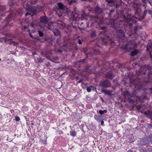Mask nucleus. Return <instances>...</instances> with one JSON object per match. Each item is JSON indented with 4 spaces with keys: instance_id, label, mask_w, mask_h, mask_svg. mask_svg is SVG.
Returning <instances> with one entry per match:
<instances>
[{
    "instance_id": "1",
    "label": "nucleus",
    "mask_w": 152,
    "mask_h": 152,
    "mask_svg": "<svg viewBox=\"0 0 152 152\" xmlns=\"http://www.w3.org/2000/svg\"><path fill=\"white\" fill-rule=\"evenodd\" d=\"M137 18L134 16L131 15L130 14H128L126 17L124 15L122 16V20L119 18L116 20L119 21V23L117 24L114 19H110L108 20V22L106 24L110 26L111 27L113 28L116 31L117 37L121 40L123 42H126V46L124 48H136L138 46L140 41L138 39L140 35L137 33L138 26H134V33L130 34L129 35L128 39L125 37L124 31L123 30V28L125 29H132L133 24L136 23Z\"/></svg>"
},
{
    "instance_id": "2",
    "label": "nucleus",
    "mask_w": 152,
    "mask_h": 152,
    "mask_svg": "<svg viewBox=\"0 0 152 152\" xmlns=\"http://www.w3.org/2000/svg\"><path fill=\"white\" fill-rule=\"evenodd\" d=\"M146 68L147 69L145 72L142 71V68L136 72V73L137 75L138 80L141 79V77H139L140 75H142V77H144V76L147 74L146 76L144 78V81L148 83L151 82L152 80V65H148Z\"/></svg>"
},
{
    "instance_id": "3",
    "label": "nucleus",
    "mask_w": 152,
    "mask_h": 152,
    "mask_svg": "<svg viewBox=\"0 0 152 152\" xmlns=\"http://www.w3.org/2000/svg\"><path fill=\"white\" fill-rule=\"evenodd\" d=\"M63 51V50H62L60 49H57L56 48L54 50V51L52 50H48L46 52V53H45L43 51H42L41 53V55L42 56L45 55V57L48 59L49 60L50 58L52 57V56H53V53L54 52H55L57 54L60 53Z\"/></svg>"
},
{
    "instance_id": "4",
    "label": "nucleus",
    "mask_w": 152,
    "mask_h": 152,
    "mask_svg": "<svg viewBox=\"0 0 152 152\" xmlns=\"http://www.w3.org/2000/svg\"><path fill=\"white\" fill-rule=\"evenodd\" d=\"M141 4H134L133 7V10L135 11L134 12L135 15L137 16H140L141 12V10L140 8V5Z\"/></svg>"
},
{
    "instance_id": "5",
    "label": "nucleus",
    "mask_w": 152,
    "mask_h": 152,
    "mask_svg": "<svg viewBox=\"0 0 152 152\" xmlns=\"http://www.w3.org/2000/svg\"><path fill=\"white\" fill-rule=\"evenodd\" d=\"M27 10L29 11L27 12L25 15L26 16L29 15L31 17H32L34 14L37 13V11L34 7H30L27 8Z\"/></svg>"
},
{
    "instance_id": "6",
    "label": "nucleus",
    "mask_w": 152,
    "mask_h": 152,
    "mask_svg": "<svg viewBox=\"0 0 152 152\" xmlns=\"http://www.w3.org/2000/svg\"><path fill=\"white\" fill-rule=\"evenodd\" d=\"M99 86L103 88H107L110 87L111 83L109 80H104L100 81Z\"/></svg>"
},
{
    "instance_id": "7",
    "label": "nucleus",
    "mask_w": 152,
    "mask_h": 152,
    "mask_svg": "<svg viewBox=\"0 0 152 152\" xmlns=\"http://www.w3.org/2000/svg\"><path fill=\"white\" fill-rule=\"evenodd\" d=\"M91 21H94L91 23V26H94L95 25H98L100 23H102V20L101 19L100 20H99L97 16L95 17H94L91 20Z\"/></svg>"
},
{
    "instance_id": "8",
    "label": "nucleus",
    "mask_w": 152,
    "mask_h": 152,
    "mask_svg": "<svg viewBox=\"0 0 152 152\" xmlns=\"http://www.w3.org/2000/svg\"><path fill=\"white\" fill-rule=\"evenodd\" d=\"M5 41L7 43H8L10 45H12L13 46L17 47L19 45V43L18 42H15L14 41H12V39H7V38H4Z\"/></svg>"
},
{
    "instance_id": "9",
    "label": "nucleus",
    "mask_w": 152,
    "mask_h": 152,
    "mask_svg": "<svg viewBox=\"0 0 152 152\" xmlns=\"http://www.w3.org/2000/svg\"><path fill=\"white\" fill-rule=\"evenodd\" d=\"M102 40L103 44H104L106 46L109 44H110L112 46H113L115 45L114 42L112 40L109 39L108 41H107V39H105L104 38H102Z\"/></svg>"
},
{
    "instance_id": "10",
    "label": "nucleus",
    "mask_w": 152,
    "mask_h": 152,
    "mask_svg": "<svg viewBox=\"0 0 152 152\" xmlns=\"http://www.w3.org/2000/svg\"><path fill=\"white\" fill-rule=\"evenodd\" d=\"M112 62V64L110 62V66H116L118 68H125L126 67V66L125 64H121L120 63H117L116 62Z\"/></svg>"
},
{
    "instance_id": "11",
    "label": "nucleus",
    "mask_w": 152,
    "mask_h": 152,
    "mask_svg": "<svg viewBox=\"0 0 152 152\" xmlns=\"http://www.w3.org/2000/svg\"><path fill=\"white\" fill-rule=\"evenodd\" d=\"M89 36L91 38H95L96 37V31L94 29H91L89 31Z\"/></svg>"
},
{
    "instance_id": "12",
    "label": "nucleus",
    "mask_w": 152,
    "mask_h": 152,
    "mask_svg": "<svg viewBox=\"0 0 152 152\" xmlns=\"http://www.w3.org/2000/svg\"><path fill=\"white\" fill-rule=\"evenodd\" d=\"M149 142L148 137H145L142 139L141 141V143L143 145H146L148 144Z\"/></svg>"
},
{
    "instance_id": "13",
    "label": "nucleus",
    "mask_w": 152,
    "mask_h": 152,
    "mask_svg": "<svg viewBox=\"0 0 152 152\" xmlns=\"http://www.w3.org/2000/svg\"><path fill=\"white\" fill-rule=\"evenodd\" d=\"M105 76L107 78L112 79L114 77V75L113 73L111 71H110L106 74Z\"/></svg>"
},
{
    "instance_id": "14",
    "label": "nucleus",
    "mask_w": 152,
    "mask_h": 152,
    "mask_svg": "<svg viewBox=\"0 0 152 152\" xmlns=\"http://www.w3.org/2000/svg\"><path fill=\"white\" fill-rule=\"evenodd\" d=\"M144 114L147 117L149 118L150 119L152 120V111H145L144 113Z\"/></svg>"
},
{
    "instance_id": "15",
    "label": "nucleus",
    "mask_w": 152,
    "mask_h": 152,
    "mask_svg": "<svg viewBox=\"0 0 152 152\" xmlns=\"http://www.w3.org/2000/svg\"><path fill=\"white\" fill-rule=\"evenodd\" d=\"M40 22L42 23L46 24L48 22V20L46 16H43L40 19Z\"/></svg>"
},
{
    "instance_id": "16",
    "label": "nucleus",
    "mask_w": 152,
    "mask_h": 152,
    "mask_svg": "<svg viewBox=\"0 0 152 152\" xmlns=\"http://www.w3.org/2000/svg\"><path fill=\"white\" fill-rule=\"evenodd\" d=\"M12 15L10 14L7 17L6 19L5 23H6V26H7L9 25V22L12 18Z\"/></svg>"
},
{
    "instance_id": "17",
    "label": "nucleus",
    "mask_w": 152,
    "mask_h": 152,
    "mask_svg": "<svg viewBox=\"0 0 152 152\" xmlns=\"http://www.w3.org/2000/svg\"><path fill=\"white\" fill-rule=\"evenodd\" d=\"M95 12L98 14H102L103 11V9L100 8L98 6H96L95 8Z\"/></svg>"
},
{
    "instance_id": "18",
    "label": "nucleus",
    "mask_w": 152,
    "mask_h": 152,
    "mask_svg": "<svg viewBox=\"0 0 152 152\" xmlns=\"http://www.w3.org/2000/svg\"><path fill=\"white\" fill-rule=\"evenodd\" d=\"M106 1L107 2V5L110 6L112 7L115 5V2L113 0H106Z\"/></svg>"
},
{
    "instance_id": "19",
    "label": "nucleus",
    "mask_w": 152,
    "mask_h": 152,
    "mask_svg": "<svg viewBox=\"0 0 152 152\" xmlns=\"http://www.w3.org/2000/svg\"><path fill=\"white\" fill-rule=\"evenodd\" d=\"M123 95L125 97L128 98L129 99L130 97H132L131 95L127 91H125L123 92Z\"/></svg>"
},
{
    "instance_id": "20",
    "label": "nucleus",
    "mask_w": 152,
    "mask_h": 152,
    "mask_svg": "<svg viewBox=\"0 0 152 152\" xmlns=\"http://www.w3.org/2000/svg\"><path fill=\"white\" fill-rule=\"evenodd\" d=\"M78 14L76 13L72 12L71 15V17L73 20H77V19Z\"/></svg>"
},
{
    "instance_id": "21",
    "label": "nucleus",
    "mask_w": 152,
    "mask_h": 152,
    "mask_svg": "<svg viewBox=\"0 0 152 152\" xmlns=\"http://www.w3.org/2000/svg\"><path fill=\"white\" fill-rule=\"evenodd\" d=\"M53 32L56 36H59L61 35L60 32L58 29H54Z\"/></svg>"
},
{
    "instance_id": "22",
    "label": "nucleus",
    "mask_w": 152,
    "mask_h": 152,
    "mask_svg": "<svg viewBox=\"0 0 152 152\" xmlns=\"http://www.w3.org/2000/svg\"><path fill=\"white\" fill-rule=\"evenodd\" d=\"M57 6L58 8L60 10H63L64 8V5L61 2H58L57 3Z\"/></svg>"
},
{
    "instance_id": "23",
    "label": "nucleus",
    "mask_w": 152,
    "mask_h": 152,
    "mask_svg": "<svg viewBox=\"0 0 152 152\" xmlns=\"http://www.w3.org/2000/svg\"><path fill=\"white\" fill-rule=\"evenodd\" d=\"M132 65L135 69H137V68H140V65L136 62L133 63L132 64Z\"/></svg>"
},
{
    "instance_id": "24",
    "label": "nucleus",
    "mask_w": 152,
    "mask_h": 152,
    "mask_svg": "<svg viewBox=\"0 0 152 152\" xmlns=\"http://www.w3.org/2000/svg\"><path fill=\"white\" fill-rule=\"evenodd\" d=\"M58 59V58L57 57H54V56H52V58H49V60L54 63L56 62V61Z\"/></svg>"
},
{
    "instance_id": "25",
    "label": "nucleus",
    "mask_w": 152,
    "mask_h": 152,
    "mask_svg": "<svg viewBox=\"0 0 152 152\" xmlns=\"http://www.w3.org/2000/svg\"><path fill=\"white\" fill-rule=\"evenodd\" d=\"M138 50L136 49L134 50L133 51H131L130 55L132 56H135L138 53Z\"/></svg>"
},
{
    "instance_id": "26",
    "label": "nucleus",
    "mask_w": 152,
    "mask_h": 152,
    "mask_svg": "<svg viewBox=\"0 0 152 152\" xmlns=\"http://www.w3.org/2000/svg\"><path fill=\"white\" fill-rule=\"evenodd\" d=\"M115 10L114 9H112L110 10V12L108 14V17L111 18L113 16H114V13L115 12Z\"/></svg>"
},
{
    "instance_id": "27",
    "label": "nucleus",
    "mask_w": 152,
    "mask_h": 152,
    "mask_svg": "<svg viewBox=\"0 0 152 152\" xmlns=\"http://www.w3.org/2000/svg\"><path fill=\"white\" fill-rule=\"evenodd\" d=\"M94 118L98 122H100L101 121V117L100 116L95 115L94 116Z\"/></svg>"
},
{
    "instance_id": "28",
    "label": "nucleus",
    "mask_w": 152,
    "mask_h": 152,
    "mask_svg": "<svg viewBox=\"0 0 152 152\" xmlns=\"http://www.w3.org/2000/svg\"><path fill=\"white\" fill-rule=\"evenodd\" d=\"M121 1L120 0L118 2H117L116 4V7L117 8H119L121 6Z\"/></svg>"
},
{
    "instance_id": "29",
    "label": "nucleus",
    "mask_w": 152,
    "mask_h": 152,
    "mask_svg": "<svg viewBox=\"0 0 152 152\" xmlns=\"http://www.w3.org/2000/svg\"><path fill=\"white\" fill-rule=\"evenodd\" d=\"M6 9V7L5 6H0V12H4Z\"/></svg>"
},
{
    "instance_id": "30",
    "label": "nucleus",
    "mask_w": 152,
    "mask_h": 152,
    "mask_svg": "<svg viewBox=\"0 0 152 152\" xmlns=\"http://www.w3.org/2000/svg\"><path fill=\"white\" fill-rule=\"evenodd\" d=\"M147 50H148L150 52V54L151 59L152 60V48H147Z\"/></svg>"
},
{
    "instance_id": "31",
    "label": "nucleus",
    "mask_w": 152,
    "mask_h": 152,
    "mask_svg": "<svg viewBox=\"0 0 152 152\" xmlns=\"http://www.w3.org/2000/svg\"><path fill=\"white\" fill-rule=\"evenodd\" d=\"M107 110H100L99 111V113L101 115H102L107 113Z\"/></svg>"
},
{
    "instance_id": "32",
    "label": "nucleus",
    "mask_w": 152,
    "mask_h": 152,
    "mask_svg": "<svg viewBox=\"0 0 152 152\" xmlns=\"http://www.w3.org/2000/svg\"><path fill=\"white\" fill-rule=\"evenodd\" d=\"M76 132L75 131H70V134L71 136H76Z\"/></svg>"
},
{
    "instance_id": "33",
    "label": "nucleus",
    "mask_w": 152,
    "mask_h": 152,
    "mask_svg": "<svg viewBox=\"0 0 152 152\" xmlns=\"http://www.w3.org/2000/svg\"><path fill=\"white\" fill-rule=\"evenodd\" d=\"M14 1H12L11 0H9L8 1V4L10 7L12 6L14 4Z\"/></svg>"
},
{
    "instance_id": "34",
    "label": "nucleus",
    "mask_w": 152,
    "mask_h": 152,
    "mask_svg": "<svg viewBox=\"0 0 152 152\" xmlns=\"http://www.w3.org/2000/svg\"><path fill=\"white\" fill-rule=\"evenodd\" d=\"M146 48H152V42L149 41Z\"/></svg>"
},
{
    "instance_id": "35",
    "label": "nucleus",
    "mask_w": 152,
    "mask_h": 152,
    "mask_svg": "<svg viewBox=\"0 0 152 152\" xmlns=\"http://www.w3.org/2000/svg\"><path fill=\"white\" fill-rule=\"evenodd\" d=\"M94 87L92 86H90L89 87H87V91L88 92H90L91 91V88H93Z\"/></svg>"
},
{
    "instance_id": "36",
    "label": "nucleus",
    "mask_w": 152,
    "mask_h": 152,
    "mask_svg": "<svg viewBox=\"0 0 152 152\" xmlns=\"http://www.w3.org/2000/svg\"><path fill=\"white\" fill-rule=\"evenodd\" d=\"M38 34H39V36L40 37H42L44 36L43 33L41 31H38Z\"/></svg>"
},
{
    "instance_id": "37",
    "label": "nucleus",
    "mask_w": 152,
    "mask_h": 152,
    "mask_svg": "<svg viewBox=\"0 0 152 152\" xmlns=\"http://www.w3.org/2000/svg\"><path fill=\"white\" fill-rule=\"evenodd\" d=\"M107 31H103L101 32H100V34H103L104 35V36L106 37V34H107L106 33H107Z\"/></svg>"
},
{
    "instance_id": "38",
    "label": "nucleus",
    "mask_w": 152,
    "mask_h": 152,
    "mask_svg": "<svg viewBox=\"0 0 152 152\" xmlns=\"http://www.w3.org/2000/svg\"><path fill=\"white\" fill-rule=\"evenodd\" d=\"M142 3V5L143 6L145 7L146 6V3L145 0H141Z\"/></svg>"
},
{
    "instance_id": "39",
    "label": "nucleus",
    "mask_w": 152,
    "mask_h": 152,
    "mask_svg": "<svg viewBox=\"0 0 152 152\" xmlns=\"http://www.w3.org/2000/svg\"><path fill=\"white\" fill-rule=\"evenodd\" d=\"M137 109L139 110L142 107L141 104L139 105H136V106Z\"/></svg>"
},
{
    "instance_id": "40",
    "label": "nucleus",
    "mask_w": 152,
    "mask_h": 152,
    "mask_svg": "<svg viewBox=\"0 0 152 152\" xmlns=\"http://www.w3.org/2000/svg\"><path fill=\"white\" fill-rule=\"evenodd\" d=\"M79 80V79L77 78V77L76 81L78 83H81L83 81V80L82 79H80Z\"/></svg>"
},
{
    "instance_id": "41",
    "label": "nucleus",
    "mask_w": 152,
    "mask_h": 152,
    "mask_svg": "<svg viewBox=\"0 0 152 152\" xmlns=\"http://www.w3.org/2000/svg\"><path fill=\"white\" fill-rule=\"evenodd\" d=\"M149 137V140L151 143H152V135H151Z\"/></svg>"
},
{
    "instance_id": "42",
    "label": "nucleus",
    "mask_w": 152,
    "mask_h": 152,
    "mask_svg": "<svg viewBox=\"0 0 152 152\" xmlns=\"http://www.w3.org/2000/svg\"><path fill=\"white\" fill-rule=\"evenodd\" d=\"M41 142L42 144H45L46 143L47 140H41Z\"/></svg>"
},
{
    "instance_id": "43",
    "label": "nucleus",
    "mask_w": 152,
    "mask_h": 152,
    "mask_svg": "<svg viewBox=\"0 0 152 152\" xmlns=\"http://www.w3.org/2000/svg\"><path fill=\"white\" fill-rule=\"evenodd\" d=\"M86 18V17H83V15H81V19H78V20H83L85 19Z\"/></svg>"
},
{
    "instance_id": "44",
    "label": "nucleus",
    "mask_w": 152,
    "mask_h": 152,
    "mask_svg": "<svg viewBox=\"0 0 152 152\" xmlns=\"http://www.w3.org/2000/svg\"><path fill=\"white\" fill-rule=\"evenodd\" d=\"M15 120L16 121H19L20 119L19 117L16 116L15 117Z\"/></svg>"
},
{
    "instance_id": "45",
    "label": "nucleus",
    "mask_w": 152,
    "mask_h": 152,
    "mask_svg": "<svg viewBox=\"0 0 152 152\" xmlns=\"http://www.w3.org/2000/svg\"><path fill=\"white\" fill-rule=\"evenodd\" d=\"M123 49H124V50L125 51H129L128 50L130 49H132V48H123Z\"/></svg>"
},
{
    "instance_id": "46",
    "label": "nucleus",
    "mask_w": 152,
    "mask_h": 152,
    "mask_svg": "<svg viewBox=\"0 0 152 152\" xmlns=\"http://www.w3.org/2000/svg\"><path fill=\"white\" fill-rule=\"evenodd\" d=\"M85 61V59H81L79 60V62H80L83 63Z\"/></svg>"
},
{
    "instance_id": "47",
    "label": "nucleus",
    "mask_w": 152,
    "mask_h": 152,
    "mask_svg": "<svg viewBox=\"0 0 152 152\" xmlns=\"http://www.w3.org/2000/svg\"><path fill=\"white\" fill-rule=\"evenodd\" d=\"M106 28V27H99V29H100L101 30H105Z\"/></svg>"
},
{
    "instance_id": "48",
    "label": "nucleus",
    "mask_w": 152,
    "mask_h": 152,
    "mask_svg": "<svg viewBox=\"0 0 152 152\" xmlns=\"http://www.w3.org/2000/svg\"><path fill=\"white\" fill-rule=\"evenodd\" d=\"M135 80V79L133 80H130V82L131 83H134V82Z\"/></svg>"
},
{
    "instance_id": "49",
    "label": "nucleus",
    "mask_w": 152,
    "mask_h": 152,
    "mask_svg": "<svg viewBox=\"0 0 152 152\" xmlns=\"http://www.w3.org/2000/svg\"><path fill=\"white\" fill-rule=\"evenodd\" d=\"M29 36L32 38H34V37L32 34L30 32H29Z\"/></svg>"
},
{
    "instance_id": "50",
    "label": "nucleus",
    "mask_w": 152,
    "mask_h": 152,
    "mask_svg": "<svg viewBox=\"0 0 152 152\" xmlns=\"http://www.w3.org/2000/svg\"><path fill=\"white\" fill-rule=\"evenodd\" d=\"M35 26L36 25L34 24L33 23H31V26L33 28H35Z\"/></svg>"
},
{
    "instance_id": "51",
    "label": "nucleus",
    "mask_w": 152,
    "mask_h": 152,
    "mask_svg": "<svg viewBox=\"0 0 152 152\" xmlns=\"http://www.w3.org/2000/svg\"><path fill=\"white\" fill-rule=\"evenodd\" d=\"M78 43L79 44H82V42H81V40L80 39H79L78 40Z\"/></svg>"
},
{
    "instance_id": "52",
    "label": "nucleus",
    "mask_w": 152,
    "mask_h": 152,
    "mask_svg": "<svg viewBox=\"0 0 152 152\" xmlns=\"http://www.w3.org/2000/svg\"><path fill=\"white\" fill-rule=\"evenodd\" d=\"M101 125H102L104 123V121L103 120H102L101 121Z\"/></svg>"
},
{
    "instance_id": "53",
    "label": "nucleus",
    "mask_w": 152,
    "mask_h": 152,
    "mask_svg": "<svg viewBox=\"0 0 152 152\" xmlns=\"http://www.w3.org/2000/svg\"><path fill=\"white\" fill-rule=\"evenodd\" d=\"M127 152H136L135 151H132V150H129Z\"/></svg>"
},
{
    "instance_id": "54",
    "label": "nucleus",
    "mask_w": 152,
    "mask_h": 152,
    "mask_svg": "<svg viewBox=\"0 0 152 152\" xmlns=\"http://www.w3.org/2000/svg\"><path fill=\"white\" fill-rule=\"evenodd\" d=\"M13 26V24L12 23H11L9 25V26Z\"/></svg>"
},
{
    "instance_id": "55",
    "label": "nucleus",
    "mask_w": 152,
    "mask_h": 152,
    "mask_svg": "<svg viewBox=\"0 0 152 152\" xmlns=\"http://www.w3.org/2000/svg\"><path fill=\"white\" fill-rule=\"evenodd\" d=\"M146 14V12L145 11L144 13V15L145 16V15Z\"/></svg>"
},
{
    "instance_id": "56",
    "label": "nucleus",
    "mask_w": 152,
    "mask_h": 152,
    "mask_svg": "<svg viewBox=\"0 0 152 152\" xmlns=\"http://www.w3.org/2000/svg\"><path fill=\"white\" fill-rule=\"evenodd\" d=\"M63 132H62V131H61L60 132V134H63Z\"/></svg>"
},
{
    "instance_id": "57",
    "label": "nucleus",
    "mask_w": 152,
    "mask_h": 152,
    "mask_svg": "<svg viewBox=\"0 0 152 152\" xmlns=\"http://www.w3.org/2000/svg\"><path fill=\"white\" fill-rule=\"evenodd\" d=\"M82 1H89V0H81Z\"/></svg>"
},
{
    "instance_id": "58",
    "label": "nucleus",
    "mask_w": 152,
    "mask_h": 152,
    "mask_svg": "<svg viewBox=\"0 0 152 152\" xmlns=\"http://www.w3.org/2000/svg\"><path fill=\"white\" fill-rule=\"evenodd\" d=\"M83 22H81V24H80V25H82V24H83Z\"/></svg>"
},
{
    "instance_id": "59",
    "label": "nucleus",
    "mask_w": 152,
    "mask_h": 152,
    "mask_svg": "<svg viewBox=\"0 0 152 152\" xmlns=\"http://www.w3.org/2000/svg\"><path fill=\"white\" fill-rule=\"evenodd\" d=\"M34 54H36V53H33V56H34Z\"/></svg>"
},
{
    "instance_id": "60",
    "label": "nucleus",
    "mask_w": 152,
    "mask_h": 152,
    "mask_svg": "<svg viewBox=\"0 0 152 152\" xmlns=\"http://www.w3.org/2000/svg\"><path fill=\"white\" fill-rule=\"evenodd\" d=\"M31 125H34V124L33 123H31Z\"/></svg>"
},
{
    "instance_id": "61",
    "label": "nucleus",
    "mask_w": 152,
    "mask_h": 152,
    "mask_svg": "<svg viewBox=\"0 0 152 152\" xmlns=\"http://www.w3.org/2000/svg\"><path fill=\"white\" fill-rule=\"evenodd\" d=\"M26 28H27L26 27V26H24V28L25 29H26Z\"/></svg>"
},
{
    "instance_id": "62",
    "label": "nucleus",
    "mask_w": 152,
    "mask_h": 152,
    "mask_svg": "<svg viewBox=\"0 0 152 152\" xmlns=\"http://www.w3.org/2000/svg\"><path fill=\"white\" fill-rule=\"evenodd\" d=\"M92 1V0H89V2H91V1Z\"/></svg>"
},
{
    "instance_id": "63",
    "label": "nucleus",
    "mask_w": 152,
    "mask_h": 152,
    "mask_svg": "<svg viewBox=\"0 0 152 152\" xmlns=\"http://www.w3.org/2000/svg\"><path fill=\"white\" fill-rule=\"evenodd\" d=\"M0 61H1V59L0 58Z\"/></svg>"
},
{
    "instance_id": "64",
    "label": "nucleus",
    "mask_w": 152,
    "mask_h": 152,
    "mask_svg": "<svg viewBox=\"0 0 152 152\" xmlns=\"http://www.w3.org/2000/svg\"><path fill=\"white\" fill-rule=\"evenodd\" d=\"M75 48H77V46H75Z\"/></svg>"
}]
</instances>
